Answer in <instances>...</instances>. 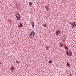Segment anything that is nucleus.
I'll use <instances>...</instances> for the list:
<instances>
[{"label": "nucleus", "mask_w": 76, "mask_h": 76, "mask_svg": "<svg viewBox=\"0 0 76 76\" xmlns=\"http://www.w3.org/2000/svg\"><path fill=\"white\" fill-rule=\"evenodd\" d=\"M35 32L32 31L30 33L29 37L30 38H33V37H34V35H35Z\"/></svg>", "instance_id": "1"}, {"label": "nucleus", "mask_w": 76, "mask_h": 76, "mask_svg": "<svg viewBox=\"0 0 76 76\" xmlns=\"http://www.w3.org/2000/svg\"><path fill=\"white\" fill-rule=\"evenodd\" d=\"M56 35L58 36L59 35H60L61 34V31L60 30H58L56 32Z\"/></svg>", "instance_id": "2"}, {"label": "nucleus", "mask_w": 76, "mask_h": 76, "mask_svg": "<svg viewBox=\"0 0 76 76\" xmlns=\"http://www.w3.org/2000/svg\"><path fill=\"white\" fill-rule=\"evenodd\" d=\"M76 26V23L75 22L72 23V28H75V26Z\"/></svg>", "instance_id": "3"}, {"label": "nucleus", "mask_w": 76, "mask_h": 76, "mask_svg": "<svg viewBox=\"0 0 76 76\" xmlns=\"http://www.w3.org/2000/svg\"><path fill=\"white\" fill-rule=\"evenodd\" d=\"M66 39V37L65 36H63L62 38V42H64L65 40Z\"/></svg>", "instance_id": "4"}, {"label": "nucleus", "mask_w": 76, "mask_h": 76, "mask_svg": "<svg viewBox=\"0 0 76 76\" xmlns=\"http://www.w3.org/2000/svg\"><path fill=\"white\" fill-rule=\"evenodd\" d=\"M15 67H14V66H12L11 67L10 69L12 71H13L14 70H15Z\"/></svg>", "instance_id": "5"}, {"label": "nucleus", "mask_w": 76, "mask_h": 76, "mask_svg": "<svg viewBox=\"0 0 76 76\" xmlns=\"http://www.w3.org/2000/svg\"><path fill=\"white\" fill-rule=\"evenodd\" d=\"M31 23V26H32L33 28V29H34V26H35L34 25V22L32 21Z\"/></svg>", "instance_id": "6"}, {"label": "nucleus", "mask_w": 76, "mask_h": 76, "mask_svg": "<svg viewBox=\"0 0 76 76\" xmlns=\"http://www.w3.org/2000/svg\"><path fill=\"white\" fill-rule=\"evenodd\" d=\"M15 15L16 16V17H19V16L20 15V14L19 13H16L15 14Z\"/></svg>", "instance_id": "7"}, {"label": "nucleus", "mask_w": 76, "mask_h": 76, "mask_svg": "<svg viewBox=\"0 0 76 76\" xmlns=\"http://www.w3.org/2000/svg\"><path fill=\"white\" fill-rule=\"evenodd\" d=\"M22 26H23V25H22V23H20V25L18 26V27L20 28V27H22Z\"/></svg>", "instance_id": "8"}, {"label": "nucleus", "mask_w": 76, "mask_h": 76, "mask_svg": "<svg viewBox=\"0 0 76 76\" xmlns=\"http://www.w3.org/2000/svg\"><path fill=\"white\" fill-rule=\"evenodd\" d=\"M45 8L47 11H48V10H49V7H48V6H46L45 7Z\"/></svg>", "instance_id": "9"}, {"label": "nucleus", "mask_w": 76, "mask_h": 76, "mask_svg": "<svg viewBox=\"0 0 76 76\" xmlns=\"http://www.w3.org/2000/svg\"><path fill=\"white\" fill-rule=\"evenodd\" d=\"M66 54H67V56H68V55L69 56V54H70V53H69V51H66Z\"/></svg>", "instance_id": "10"}, {"label": "nucleus", "mask_w": 76, "mask_h": 76, "mask_svg": "<svg viewBox=\"0 0 76 76\" xmlns=\"http://www.w3.org/2000/svg\"><path fill=\"white\" fill-rule=\"evenodd\" d=\"M29 4L30 6H32V2L30 1L29 3Z\"/></svg>", "instance_id": "11"}, {"label": "nucleus", "mask_w": 76, "mask_h": 76, "mask_svg": "<svg viewBox=\"0 0 76 76\" xmlns=\"http://www.w3.org/2000/svg\"><path fill=\"white\" fill-rule=\"evenodd\" d=\"M17 18H18V20H20V15H19V17H17Z\"/></svg>", "instance_id": "12"}, {"label": "nucleus", "mask_w": 76, "mask_h": 76, "mask_svg": "<svg viewBox=\"0 0 76 76\" xmlns=\"http://www.w3.org/2000/svg\"><path fill=\"white\" fill-rule=\"evenodd\" d=\"M72 55V52H70V53H69V56H71Z\"/></svg>", "instance_id": "13"}, {"label": "nucleus", "mask_w": 76, "mask_h": 76, "mask_svg": "<svg viewBox=\"0 0 76 76\" xmlns=\"http://www.w3.org/2000/svg\"><path fill=\"white\" fill-rule=\"evenodd\" d=\"M64 47H65V49H66V50H68V48H67V47L66 46H65Z\"/></svg>", "instance_id": "14"}, {"label": "nucleus", "mask_w": 76, "mask_h": 76, "mask_svg": "<svg viewBox=\"0 0 76 76\" xmlns=\"http://www.w3.org/2000/svg\"><path fill=\"white\" fill-rule=\"evenodd\" d=\"M67 66H68V67L70 66V64H69V63L68 62H67Z\"/></svg>", "instance_id": "15"}, {"label": "nucleus", "mask_w": 76, "mask_h": 76, "mask_svg": "<svg viewBox=\"0 0 76 76\" xmlns=\"http://www.w3.org/2000/svg\"><path fill=\"white\" fill-rule=\"evenodd\" d=\"M43 26L44 27H47V24H46L45 23L43 24Z\"/></svg>", "instance_id": "16"}, {"label": "nucleus", "mask_w": 76, "mask_h": 76, "mask_svg": "<svg viewBox=\"0 0 76 76\" xmlns=\"http://www.w3.org/2000/svg\"><path fill=\"white\" fill-rule=\"evenodd\" d=\"M49 63L51 64V63H52V61H49Z\"/></svg>", "instance_id": "17"}, {"label": "nucleus", "mask_w": 76, "mask_h": 76, "mask_svg": "<svg viewBox=\"0 0 76 76\" xmlns=\"http://www.w3.org/2000/svg\"><path fill=\"white\" fill-rule=\"evenodd\" d=\"M15 20H18V17H17V18H16Z\"/></svg>", "instance_id": "18"}, {"label": "nucleus", "mask_w": 76, "mask_h": 76, "mask_svg": "<svg viewBox=\"0 0 76 76\" xmlns=\"http://www.w3.org/2000/svg\"><path fill=\"white\" fill-rule=\"evenodd\" d=\"M69 23L70 24H71V25H72V22H69Z\"/></svg>", "instance_id": "19"}, {"label": "nucleus", "mask_w": 76, "mask_h": 76, "mask_svg": "<svg viewBox=\"0 0 76 76\" xmlns=\"http://www.w3.org/2000/svg\"><path fill=\"white\" fill-rule=\"evenodd\" d=\"M72 52V51L70 50H69V53H71Z\"/></svg>", "instance_id": "20"}, {"label": "nucleus", "mask_w": 76, "mask_h": 76, "mask_svg": "<svg viewBox=\"0 0 76 76\" xmlns=\"http://www.w3.org/2000/svg\"><path fill=\"white\" fill-rule=\"evenodd\" d=\"M16 63H19V61H16Z\"/></svg>", "instance_id": "21"}, {"label": "nucleus", "mask_w": 76, "mask_h": 76, "mask_svg": "<svg viewBox=\"0 0 76 76\" xmlns=\"http://www.w3.org/2000/svg\"><path fill=\"white\" fill-rule=\"evenodd\" d=\"M62 46H63V45H61V47H62Z\"/></svg>", "instance_id": "22"}, {"label": "nucleus", "mask_w": 76, "mask_h": 76, "mask_svg": "<svg viewBox=\"0 0 76 76\" xmlns=\"http://www.w3.org/2000/svg\"><path fill=\"white\" fill-rule=\"evenodd\" d=\"M59 45H60V46H61V43H60V44Z\"/></svg>", "instance_id": "23"}, {"label": "nucleus", "mask_w": 76, "mask_h": 76, "mask_svg": "<svg viewBox=\"0 0 76 76\" xmlns=\"http://www.w3.org/2000/svg\"><path fill=\"white\" fill-rule=\"evenodd\" d=\"M71 75V74H69V75Z\"/></svg>", "instance_id": "24"}, {"label": "nucleus", "mask_w": 76, "mask_h": 76, "mask_svg": "<svg viewBox=\"0 0 76 76\" xmlns=\"http://www.w3.org/2000/svg\"><path fill=\"white\" fill-rule=\"evenodd\" d=\"M61 45H63V44H61Z\"/></svg>", "instance_id": "25"}]
</instances>
